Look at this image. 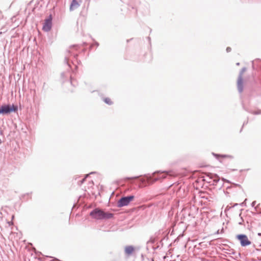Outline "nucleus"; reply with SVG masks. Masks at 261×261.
Masks as SVG:
<instances>
[{"mask_svg": "<svg viewBox=\"0 0 261 261\" xmlns=\"http://www.w3.org/2000/svg\"><path fill=\"white\" fill-rule=\"evenodd\" d=\"M90 215L95 219L101 220V219H109L113 217V214L106 212L103 210L99 208H95L90 212Z\"/></svg>", "mask_w": 261, "mask_h": 261, "instance_id": "nucleus-1", "label": "nucleus"}, {"mask_svg": "<svg viewBox=\"0 0 261 261\" xmlns=\"http://www.w3.org/2000/svg\"><path fill=\"white\" fill-rule=\"evenodd\" d=\"M246 69L245 67L243 68L239 73V76L238 79V89L239 92L241 93L243 92V74L244 72L246 71Z\"/></svg>", "mask_w": 261, "mask_h": 261, "instance_id": "nucleus-2", "label": "nucleus"}, {"mask_svg": "<svg viewBox=\"0 0 261 261\" xmlns=\"http://www.w3.org/2000/svg\"><path fill=\"white\" fill-rule=\"evenodd\" d=\"M134 197L133 196L121 198L118 202V206L122 207L127 205L129 202L134 199Z\"/></svg>", "mask_w": 261, "mask_h": 261, "instance_id": "nucleus-3", "label": "nucleus"}, {"mask_svg": "<svg viewBox=\"0 0 261 261\" xmlns=\"http://www.w3.org/2000/svg\"><path fill=\"white\" fill-rule=\"evenodd\" d=\"M2 114H7L11 112L16 111L17 110V107L14 105H3L1 107Z\"/></svg>", "mask_w": 261, "mask_h": 261, "instance_id": "nucleus-4", "label": "nucleus"}, {"mask_svg": "<svg viewBox=\"0 0 261 261\" xmlns=\"http://www.w3.org/2000/svg\"><path fill=\"white\" fill-rule=\"evenodd\" d=\"M237 238L240 241L241 245L243 247L248 246L251 243L248 240L247 236L245 234L237 235Z\"/></svg>", "mask_w": 261, "mask_h": 261, "instance_id": "nucleus-5", "label": "nucleus"}, {"mask_svg": "<svg viewBox=\"0 0 261 261\" xmlns=\"http://www.w3.org/2000/svg\"><path fill=\"white\" fill-rule=\"evenodd\" d=\"M51 28V18L47 19L45 20L43 26V30L46 32L49 31Z\"/></svg>", "mask_w": 261, "mask_h": 261, "instance_id": "nucleus-6", "label": "nucleus"}, {"mask_svg": "<svg viewBox=\"0 0 261 261\" xmlns=\"http://www.w3.org/2000/svg\"><path fill=\"white\" fill-rule=\"evenodd\" d=\"M125 252L127 255H130L133 253L134 251V248L133 247L128 246H126L125 248Z\"/></svg>", "mask_w": 261, "mask_h": 261, "instance_id": "nucleus-7", "label": "nucleus"}, {"mask_svg": "<svg viewBox=\"0 0 261 261\" xmlns=\"http://www.w3.org/2000/svg\"><path fill=\"white\" fill-rule=\"evenodd\" d=\"M79 6L78 2L76 0H73L71 5H70V10H74L78 7Z\"/></svg>", "mask_w": 261, "mask_h": 261, "instance_id": "nucleus-8", "label": "nucleus"}, {"mask_svg": "<svg viewBox=\"0 0 261 261\" xmlns=\"http://www.w3.org/2000/svg\"><path fill=\"white\" fill-rule=\"evenodd\" d=\"M103 100H104V101H105L106 103H107V104H108V105H112V103H113V102H112V100H111V98H109V97L105 98L103 99Z\"/></svg>", "mask_w": 261, "mask_h": 261, "instance_id": "nucleus-9", "label": "nucleus"}, {"mask_svg": "<svg viewBox=\"0 0 261 261\" xmlns=\"http://www.w3.org/2000/svg\"><path fill=\"white\" fill-rule=\"evenodd\" d=\"M214 154L217 158H219V157L222 159H226L227 158L226 155H220V154Z\"/></svg>", "mask_w": 261, "mask_h": 261, "instance_id": "nucleus-10", "label": "nucleus"}, {"mask_svg": "<svg viewBox=\"0 0 261 261\" xmlns=\"http://www.w3.org/2000/svg\"><path fill=\"white\" fill-rule=\"evenodd\" d=\"M261 113V111H255L253 112V114H255V115H257V114H259Z\"/></svg>", "mask_w": 261, "mask_h": 261, "instance_id": "nucleus-11", "label": "nucleus"}, {"mask_svg": "<svg viewBox=\"0 0 261 261\" xmlns=\"http://www.w3.org/2000/svg\"><path fill=\"white\" fill-rule=\"evenodd\" d=\"M255 204H256V201H253L251 203L252 206L254 207L255 206Z\"/></svg>", "mask_w": 261, "mask_h": 261, "instance_id": "nucleus-12", "label": "nucleus"}, {"mask_svg": "<svg viewBox=\"0 0 261 261\" xmlns=\"http://www.w3.org/2000/svg\"><path fill=\"white\" fill-rule=\"evenodd\" d=\"M229 254H231L232 253H234V252H233V250L229 249Z\"/></svg>", "mask_w": 261, "mask_h": 261, "instance_id": "nucleus-13", "label": "nucleus"}, {"mask_svg": "<svg viewBox=\"0 0 261 261\" xmlns=\"http://www.w3.org/2000/svg\"><path fill=\"white\" fill-rule=\"evenodd\" d=\"M88 176V174H87V175H86L85 177V178H84V179L81 181V184H82V183L84 182V181L85 180V178H86Z\"/></svg>", "mask_w": 261, "mask_h": 261, "instance_id": "nucleus-14", "label": "nucleus"}, {"mask_svg": "<svg viewBox=\"0 0 261 261\" xmlns=\"http://www.w3.org/2000/svg\"><path fill=\"white\" fill-rule=\"evenodd\" d=\"M137 177H132V178H128V179H136Z\"/></svg>", "mask_w": 261, "mask_h": 261, "instance_id": "nucleus-15", "label": "nucleus"}, {"mask_svg": "<svg viewBox=\"0 0 261 261\" xmlns=\"http://www.w3.org/2000/svg\"><path fill=\"white\" fill-rule=\"evenodd\" d=\"M238 205V203H235V204H234L232 205V206H236V205Z\"/></svg>", "mask_w": 261, "mask_h": 261, "instance_id": "nucleus-16", "label": "nucleus"}, {"mask_svg": "<svg viewBox=\"0 0 261 261\" xmlns=\"http://www.w3.org/2000/svg\"><path fill=\"white\" fill-rule=\"evenodd\" d=\"M2 114V112L1 108H0V114Z\"/></svg>", "mask_w": 261, "mask_h": 261, "instance_id": "nucleus-17", "label": "nucleus"}, {"mask_svg": "<svg viewBox=\"0 0 261 261\" xmlns=\"http://www.w3.org/2000/svg\"><path fill=\"white\" fill-rule=\"evenodd\" d=\"M258 236H261V233H258Z\"/></svg>", "mask_w": 261, "mask_h": 261, "instance_id": "nucleus-18", "label": "nucleus"}, {"mask_svg": "<svg viewBox=\"0 0 261 261\" xmlns=\"http://www.w3.org/2000/svg\"><path fill=\"white\" fill-rule=\"evenodd\" d=\"M237 65H240V63H237Z\"/></svg>", "mask_w": 261, "mask_h": 261, "instance_id": "nucleus-19", "label": "nucleus"}]
</instances>
